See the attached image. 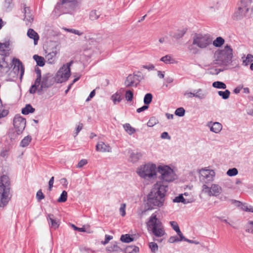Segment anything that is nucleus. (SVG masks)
Instances as JSON below:
<instances>
[{
	"label": "nucleus",
	"instance_id": "nucleus-1",
	"mask_svg": "<svg viewBox=\"0 0 253 253\" xmlns=\"http://www.w3.org/2000/svg\"><path fill=\"white\" fill-rule=\"evenodd\" d=\"M168 186L159 184L158 183L154 185L151 193L148 195L146 204L147 210H151L162 207L165 201V195L168 190Z\"/></svg>",
	"mask_w": 253,
	"mask_h": 253
},
{
	"label": "nucleus",
	"instance_id": "nucleus-2",
	"mask_svg": "<svg viewBox=\"0 0 253 253\" xmlns=\"http://www.w3.org/2000/svg\"><path fill=\"white\" fill-rule=\"evenodd\" d=\"M232 57V49L226 45L224 49L215 51L212 64L218 66L227 65L231 62Z\"/></svg>",
	"mask_w": 253,
	"mask_h": 253
},
{
	"label": "nucleus",
	"instance_id": "nucleus-3",
	"mask_svg": "<svg viewBox=\"0 0 253 253\" xmlns=\"http://www.w3.org/2000/svg\"><path fill=\"white\" fill-rule=\"evenodd\" d=\"M10 182L8 176L3 175L0 178V207H4L10 200Z\"/></svg>",
	"mask_w": 253,
	"mask_h": 253
},
{
	"label": "nucleus",
	"instance_id": "nucleus-4",
	"mask_svg": "<svg viewBox=\"0 0 253 253\" xmlns=\"http://www.w3.org/2000/svg\"><path fill=\"white\" fill-rule=\"evenodd\" d=\"M147 226L148 229L156 237H161L165 234L162 223L155 213H153L149 217Z\"/></svg>",
	"mask_w": 253,
	"mask_h": 253
},
{
	"label": "nucleus",
	"instance_id": "nucleus-5",
	"mask_svg": "<svg viewBox=\"0 0 253 253\" xmlns=\"http://www.w3.org/2000/svg\"><path fill=\"white\" fill-rule=\"evenodd\" d=\"M137 172L141 178L144 179H154L157 176V168L155 164L149 163L139 167Z\"/></svg>",
	"mask_w": 253,
	"mask_h": 253
},
{
	"label": "nucleus",
	"instance_id": "nucleus-6",
	"mask_svg": "<svg viewBox=\"0 0 253 253\" xmlns=\"http://www.w3.org/2000/svg\"><path fill=\"white\" fill-rule=\"evenodd\" d=\"M192 40V44L202 49L208 48L212 42L211 36L208 34L196 33Z\"/></svg>",
	"mask_w": 253,
	"mask_h": 253
},
{
	"label": "nucleus",
	"instance_id": "nucleus-7",
	"mask_svg": "<svg viewBox=\"0 0 253 253\" xmlns=\"http://www.w3.org/2000/svg\"><path fill=\"white\" fill-rule=\"evenodd\" d=\"M157 172L160 174L159 178L162 182H170L175 179L176 175L173 170L168 166H159Z\"/></svg>",
	"mask_w": 253,
	"mask_h": 253
},
{
	"label": "nucleus",
	"instance_id": "nucleus-8",
	"mask_svg": "<svg viewBox=\"0 0 253 253\" xmlns=\"http://www.w3.org/2000/svg\"><path fill=\"white\" fill-rule=\"evenodd\" d=\"M73 61L63 65L57 71L55 80L58 83H62L68 80L71 75L70 66Z\"/></svg>",
	"mask_w": 253,
	"mask_h": 253
},
{
	"label": "nucleus",
	"instance_id": "nucleus-9",
	"mask_svg": "<svg viewBox=\"0 0 253 253\" xmlns=\"http://www.w3.org/2000/svg\"><path fill=\"white\" fill-rule=\"evenodd\" d=\"M199 174L200 182L203 185H207L213 181L215 175V172L213 170L206 168L199 170Z\"/></svg>",
	"mask_w": 253,
	"mask_h": 253
},
{
	"label": "nucleus",
	"instance_id": "nucleus-10",
	"mask_svg": "<svg viewBox=\"0 0 253 253\" xmlns=\"http://www.w3.org/2000/svg\"><path fill=\"white\" fill-rule=\"evenodd\" d=\"M76 1V0H62L61 2L56 4L54 11L55 12L59 11L63 13H68L74 9Z\"/></svg>",
	"mask_w": 253,
	"mask_h": 253
},
{
	"label": "nucleus",
	"instance_id": "nucleus-11",
	"mask_svg": "<svg viewBox=\"0 0 253 253\" xmlns=\"http://www.w3.org/2000/svg\"><path fill=\"white\" fill-rule=\"evenodd\" d=\"M202 190L204 193L207 194L209 196H217L222 192V188L216 184H212L210 187L207 185L202 186Z\"/></svg>",
	"mask_w": 253,
	"mask_h": 253
},
{
	"label": "nucleus",
	"instance_id": "nucleus-12",
	"mask_svg": "<svg viewBox=\"0 0 253 253\" xmlns=\"http://www.w3.org/2000/svg\"><path fill=\"white\" fill-rule=\"evenodd\" d=\"M26 120L20 116H16L13 119V126L17 135L21 134L26 126Z\"/></svg>",
	"mask_w": 253,
	"mask_h": 253
},
{
	"label": "nucleus",
	"instance_id": "nucleus-13",
	"mask_svg": "<svg viewBox=\"0 0 253 253\" xmlns=\"http://www.w3.org/2000/svg\"><path fill=\"white\" fill-rule=\"evenodd\" d=\"M237 5L238 7L233 15V18L235 20L242 19L247 16V13L249 11L248 8H244L238 4Z\"/></svg>",
	"mask_w": 253,
	"mask_h": 253
},
{
	"label": "nucleus",
	"instance_id": "nucleus-14",
	"mask_svg": "<svg viewBox=\"0 0 253 253\" xmlns=\"http://www.w3.org/2000/svg\"><path fill=\"white\" fill-rule=\"evenodd\" d=\"M52 84V81L50 80V77L48 74L43 75L41 78L40 83V87L38 89V92L42 91L44 89L50 87Z\"/></svg>",
	"mask_w": 253,
	"mask_h": 253
},
{
	"label": "nucleus",
	"instance_id": "nucleus-15",
	"mask_svg": "<svg viewBox=\"0 0 253 253\" xmlns=\"http://www.w3.org/2000/svg\"><path fill=\"white\" fill-rule=\"evenodd\" d=\"M11 67L5 61L4 57H2L0 61V77H3L9 71Z\"/></svg>",
	"mask_w": 253,
	"mask_h": 253
},
{
	"label": "nucleus",
	"instance_id": "nucleus-16",
	"mask_svg": "<svg viewBox=\"0 0 253 253\" xmlns=\"http://www.w3.org/2000/svg\"><path fill=\"white\" fill-rule=\"evenodd\" d=\"M58 53L59 50L56 47L52 48L51 51L48 53L45 56L47 63L50 64H54L56 61V55Z\"/></svg>",
	"mask_w": 253,
	"mask_h": 253
},
{
	"label": "nucleus",
	"instance_id": "nucleus-17",
	"mask_svg": "<svg viewBox=\"0 0 253 253\" xmlns=\"http://www.w3.org/2000/svg\"><path fill=\"white\" fill-rule=\"evenodd\" d=\"M14 65V69L20 72V78L21 79L24 73V67L21 61L19 59L14 58L12 61Z\"/></svg>",
	"mask_w": 253,
	"mask_h": 253
},
{
	"label": "nucleus",
	"instance_id": "nucleus-18",
	"mask_svg": "<svg viewBox=\"0 0 253 253\" xmlns=\"http://www.w3.org/2000/svg\"><path fill=\"white\" fill-rule=\"evenodd\" d=\"M23 12L24 13L25 16L24 20L26 22V25L31 24L34 20V17L31 13L30 7H26V5H24Z\"/></svg>",
	"mask_w": 253,
	"mask_h": 253
},
{
	"label": "nucleus",
	"instance_id": "nucleus-19",
	"mask_svg": "<svg viewBox=\"0 0 253 253\" xmlns=\"http://www.w3.org/2000/svg\"><path fill=\"white\" fill-rule=\"evenodd\" d=\"M96 150L102 153L110 152H111V148L108 144H106L102 141H100L96 145Z\"/></svg>",
	"mask_w": 253,
	"mask_h": 253
},
{
	"label": "nucleus",
	"instance_id": "nucleus-20",
	"mask_svg": "<svg viewBox=\"0 0 253 253\" xmlns=\"http://www.w3.org/2000/svg\"><path fill=\"white\" fill-rule=\"evenodd\" d=\"M123 90L124 89L121 88L111 96V99L113 101L114 104L120 103L123 100V96L122 94Z\"/></svg>",
	"mask_w": 253,
	"mask_h": 253
},
{
	"label": "nucleus",
	"instance_id": "nucleus-21",
	"mask_svg": "<svg viewBox=\"0 0 253 253\" xmlns=\"http://www.w3.org/2000/svg\"><path fill=\"white\" fill-rule=\"evenodd\" d=\"M208 126L210 127L211 131L216 133H219L222 128L221 124L218 122H214L213 123L210 122L208 123Z\"/></svg>",
	"mask_w": 253,
	"mask_h": 253
},
{
	"label": "nucleus",
	"instance_id": "nucleus-22",
	"mask_svg": "<svg viewBox=\"0 0 253 253\" xmlns=\"http://www.w3.org/2000/svg\"><path fill=\"white\" fill-rule=\"evenodd\" d=\"M137 84V82H136L135 80V76L131 74L129 75L127 77L125 82V84L126 87H130L134 85L136 86Z\"/></svg>",
	"mask_w": 253,
	"mask_h": 253
},
{
	"label": "nucleus",
	"instance_id": "nucleus-23",
	"mask_svg": "<svg viewBox=\"0 0 253 253\" xmlns=\"http://www.w3.org/2000/svg\"><path fill=\"white\" fill-rule=\"evenodd\" d=\"M27 36L30 38L34 40V44L36 45L39 40V36L38 33L32 29H29L27 32Z\"/></svg>",
	"mask_w": 253,
	"mask_h": 253
},
{
	"label": "nucleus",
	"instance_id": "nucleus-24",
	"mask_svg": "<svg viewBox=\"0 0 253 253\" xmlns=\"http://www.w3.org/2000/svg\"><path fill=\"white\" fill-rule=\"evenodd\" d=\"M142 154L139 151L130 153L129 160L133 163L137 162L142 157Z\"/></svg>",
	"mask_w": 253,
	"mask_h": 253
},
{
	"label": "nucleus",
	"instance_id": "nucleus-25",
	"mask_svg": "<svg viewBox=\"0 0 253 253\" xmlns=\"http://www.w3.org/2000/svg\"><path fill=\"white\" fill-rule=\"evenodd\" d=\"M47 218V220H48L49 224L51 227L56 229L58 227V224H57L56 220L55 219H54L53 214H48Z\"/></svg>",
	"mask_w": 253,
	"mask_h": 253
},
{
	"label": "nucleus",
	"instance_id": "nucleus-26",
	"mask_svg": "<svg viewBox=\"0 0 253 253\" xmlns=\"http://www.w3.org/2000/svg\"><path fill=\"white\" fill-rule=\"evenodd\" d=\"M207 92L203 90L202 89L199 88L196 90L195 93V97H196L199 99H204L207 96Z\"/></svg>",
	"mask_w": 253,
	"mask_h": 253
},
{
	"label": "nucleus",
	"instance_id": "nucleus-27",
	"mask_svg": "<svg viewBox=\"0 0 253 253\" xmlns=\"http://www.w3.org/2000/svg\"><path fill=\"white\" fill-rule=\"evenodd\" d=\"M106 251L108 253H112L115 252H118L122 251V249L117 245L116 243L108 246L106 248Z\"/></svg>",
	"mask_w": 253,
	"mask_h": 253
},
{
	"label": "nucleus",
	"instance_id": "nucleus-28",
	"mask_svg": "<svg viewBox=\"0 0 253 253\" xmlns=\"http://www.w3.org/2000/svg\"><path fill=\"white\" fill-rule=\"evenodd\" d=\"M224 42L225 41L224 39L221 37H218L216 38L213 41H212V43L214 46L216 47H219L224 44Z\"/></svg>",
	"mask_w": 253,
	"mask_h": 253
},
{
	"label": "nucleus",
	"instance_id": "nucleus-29",
	"mask_svg": "<svg viewBox=\"0 0 253 253\" xmlns=\"http://www.w3.org/2000/svg\"><path fill=\"white\" fill-rule=\"evenodd\" d=\"M33 59L36 61L38 66L42 67L44 65L45 61L43 57L38 55H34L33 56Z\"/></svg>",
	"mask_w": 253,
	"mask_h": 253
},
{
	"label": "nucleus",
	"instance_id": "nucleus-30",
	"mask_svg": "<svg viewBox=\"0 0 253 253\" xmlns=\"http://www.w3.org/2000/svg\"><path fill=\"white\" fill-rule=\"evenodd\" d=\"M169 223L171 226L172 227V229L176 232L177 235L179 236V237H181L183 234L179 229L177 223L175 221H170Z\"/></svg>",
	"mask_w": 253,
	"mask_h": 253
},
{
	"label": "nucleus",
	"instance_id": "nucleus-31",
	"mask_svg": "<svg viewBox=\"0 0 253 253\" xmlns=\"http://www.w3.org/2000/svg\"><path fill=\"white\" fill-rule=\"evenodd\" d=\"M123 127L129 135H132L136 131L135 129L132 127L128 123L123 125Z\"/></svg>",
	"mask_w": 253,
	"mask_h": 253
},
{
	"label": "nucleus",
	"instance_id": "nucleus-32",
	"mask_svg": "<svg viewBox=\"0 0 253 253\" xmlns=\"http://www.w3.org/2000/svg\"><path fill=\"white\" fill-rule=\"evenodd\" d=\"M35 109L30 105L27 104L26 106L22 109V113L24 115H28L29 113L34 112Z\"/></svg>",
	"mask_w": 253,
	"mask_h": 253
},
{
	"label": "nucleus",
	"instance_id": "nucleus-33",
	"mask_svg": "<svg viewBox=\"0 0 253 253\" xmlns=\"http://www.w3.org/2000/svg\"><path fill=\"white\" fill-rule=\"evenodd\" d=\"M173 202L174 203H180L181 202L184 204H186L190 203L191 202L186 200L184 198L182 194H180L179 196L175 197V198L173 200Z\"/></svg>",
	"mask_w": 253,
	"mask_h": 253
},
{
	"label": "nucleus",
	"instance_id": "nucleus-34",
	"mask_svg": "<svg viewBox=\"0 0 253 253\" xmlns=\"http://www.w3.org/2000/svg\"><path fill=\"white\" fill-rule=\"evenodd\" d=\"M245 55L242 57L243 65L244 66H248L250 63L253 61V55L251 54H248L247 57L244 59Z\"/></svg>",
	"mask_w": 253,
	"mask_h": 253
},
{
	"label": "nucleus",
	"instance_id": "nucleus-35",
	"mask_svg": "<svg viewBox=\"0 0 253 253\" xmlns=\"http://www.w3.org/2000/svg\"><path fill=\"white\" fill-rule=\"evenodd\" d=\"M139 248L135 246H129L125 249V253H138L139 252Z\"/></svg>",
	"mask_w": 253,
	"mask_h": 253
},
{
	"label": "nucleus",
	"instance_id": "nucleus-36",
	"mask_svg": "<svg viewBox=\"0 0 253 253\" xmlns=\"http://www.w3.org/2000/svg\"><path fill=\"white\" fill-rule=\"evenodd\" d=\"M252 3V0H241L238 4L244 8H248L249 10Z\"/></svg>",
	"mask_w": 253,
	"mask_h": 253
},
{
	"label": "nucleus",
	"instance_id": "nucleus-37",
	"mask_svg": "<svg viewBox=\"0 0 253 253\" xmlns=\"http://www.w3.org/2000/svg\"><path fill=\"white\" fill-rule=\"evenodd\" d=\"M1 49H0V55L2 56V57H5L9 55L8 50H5V48L7 47L5 43H2L1 44Z\"/></svg>",
	"mask_w": 253,
	"mask_h": 253
},
{
	"label": "nucleus",
	"instance_id": "nucleus-38",
	"mask_svg": "<svg viewBox=\"0 0 253 253\" xmlns=\"http://www.w3.org/2000/svg\"><path fill=\"white\" fill-rule=\"evenodd\" d=\"M32 138L30 136H27L25 137L20 142V146L25 147L27 146L30 142L31 141Z\"/></svg>",
	"mask_w": 253,
	"mask_h": 253
},
{
	"label": "nucleus",
	"instance_id": "nucleus-39",
	"mask_svg": "<svg viewBox=\"0 0 253 253\" xmlns=\"http://www.w3.org/2000/svg\"><path fill=\"white\" fill-rule=\"evenodd\" d=\"M212 85L213 87L218 89H225L226 88V85L225 84L220 81L213 82Z\"/></svg>",
	"mask_w": 253,
	"mask_h": 253
},
{
	"label": "nucleus",
	"instance_id": "nucleus-40",
	"mask_svg": "<svg viewBox=\"0 0 253 253\" xmlns=\"http://www.w3.org/2000/svg\"><path fill=\"white\" fill-rule=\"evenodd\" d=\"M120 240L123 242L128 243L133 241V238L129 234H125L121 236Z\"/></svg>",
	"mask_w": 253,
	"mask_h": 253
},
{
	"label": "nucleus",
	"instance_id": "nucleus-41",
	"mask_svg": "<svg viewBox=\"0 0 253 253\" xmlns=\"http://www.w3.org/2000/svg\"><path fill=\"white\" fill-rule=\"evenodd\" d=\"M218 94L221 96L222 99H227L229 97L230 92L227 89L225 91H218Z\"/></svg>",
	"mask_w": 253,
	"mask_h": 253
},
{
	"label": "nucleus",
	"instance_id": "nucleus-42",
	"mask_svg": "<svg viewBox=\"0 0 253 253\" xmlns=\"http://www.w3.org/2000/svg\"><path fill=\"white\" fill-rule=\"evenodd\" d=\"M12 0H4L3 6L6 11L10 10L13 7V4Z\"/></svg>",
	"mask_w": 253,
	"mask_h": 253
},
{
	"label": "nucleus",
	"instance_id": "nucleus-43",
	"mask_svg": "<svg viewBox=\"0 0 253 253\" xmlns=\"http://www.w3.org/2000/svg\"><path fill=\"white\" fill-rule=\"evenodd\" d=\"M67 192L66 191H63L60 197L58 199L57 202L59 203L65 202L67 201Z\"/></svg>",
	"mask_w": 253,
	"mask_h": 253
},
{
	"label": "nucleus",
	"instance_id": "nucleus-44",
	"mask_svg": "<svg viewBox=\"0 0 253 253\" xmlns=\"http://www.w3.org/2000/svg\"><path fill=\"white\" fill-rule=\"evenodd\" d=\"M153 95L150 93H148L145 94L144 97V103L145 105L149 104L152 100Z\"/></svg>",
	"mask_w": 253,
	"mask_h": 253
},
{
	"label": "nucleus",
	"instance_id": "nucleus-45",
	"mask_svg": "<svg viewBox=\"0 0 253 253\" xmlns=\"http://www.w3.org/2000/svg\"><path fill=\"white\" fill-rule=\"evenodd\" d=\"M100 16V14L96 10H93L91 11L89 14V19L91 20H97Z\"/></svg>",
	"mask_w": 253,
	"mask_h": 253
},
{
	"label": "nucleus",
	"instance_id": "nucleus-46",
	"mask_svg": "<svg viewBox=\"0 0 253 253\" xmlns=\"http://www.w3.org/2000/svg\"><path fill=\"white\" fill-rule=\"evenodd\" d=\"M149 247L152 253H156L158 251V246L155 242L149 243Z\"/></svg>",
	"mask_w": 253,
	"mask_h": 253
},
{
	"label": "nucleus",
	"instance_id": "nucleus-47",
	"mask_svg": "<svg viewBox=\"0 0 253 253\" xmlns=\"http://www.w3.org/2000/svg\"><path fill=\"white\" fill-rule=\"evenodd\" d=\"M158 123V121L155 117H151L147 123L148 127H153L155 125Z\"/></svg>",
	"mask_w": 253,
	"mask_h": 253
},
{
	"label": "nucleus",
	"instance_id": "nucleus-48",
	"mask_svg": "<svg viewBox=\"0 0 253 253\" xmlns=\"http://www.w3.org/2000/svg\"><path fill=\"white\" fill-rule=\"evenodd\" d=\"M125 98L127 101H131L133 98V93L132 91L130 90L126 91Z\"/></svg>",
	"mask_w": 253,
	"mask_h": 253
},
{
	"label": "nucleus",
	"instance_id": "nucleus-49",
	"mask_svg": "<svg viewBox=\"0 0 253 253\" xmlns=\"http://www.w3.org/2000/svg\"><path fill=\"white\" fill-rule=\"evenodd\" d=\"M40 83L41 82H38V84H36V81H35L34 84L31 86L29 90V92L30 93L34 94L35 93H36L37 90H38V87L39 86Z\"/></svg>",
	"mask_w": 253,
	"mask_h": 253
},
{
	"label": "nucleus",
	"instance_id": "nucleus-50",
	"mask_svg": "<svg viewBox=\"0 0 253 253\" xmlns=\"http://www.w3.org/2000/svg\"><path fill=\"white\" fill-rule=\"evenodd\" d=\"M185 111L182 107H179L176 109L174 114L178 117H182L185 115Z\"/></svg>",
	"mask_w": 253,
	"mask_h": 253
},
{
	"label": "nucleus",
	"instance_id": "nucleus-51",
	"mask_svg": "<svg viewBox=\"0 0 253 253\" xmlns=\"http://www.w3.org/2000/svg\"><path fill=\"white\" fill-rule=\"evenodd\" d=\"M238 173V171L236 168L230 169L227 171V174L230 176H235Z\"/></svg>",
	"mask_w": 253,
	"mask_h": 253
},
{
	"label": "nucleus",
	"instance_id": "nucleus-52",
	"mask_svg": "<svg viewBox=\"0 0 253 253\" xmlns=\"http://www.w3.org/2000/svg\"><path fill=\"white\" fill-rule=\"evenodd\" d=\"M181 241H184V239H182L181 237L179 238L177 236H171L169 239V242L170 243H174Z\"/></svg>",
	"mask_w": 253,
	"mask_h": 253
},
{
	"label": "nucleus",
	"instance_id": "nucleus-53",
	"mask_svg": "<svg viewBox=\"0 0 253 253\" xmlns=\"http://www.w3.org/2000/svg\"><path fill=\"white\" fill-rule=\"evenodd\" d=\"M171 60V57L169 55H167L165 56H163L160 59V61L164 62L166 64L170 63Z\"/></svg>",
	"mask_w": 253,
	"mask_h": 253
},
{
	"label": "nucleus",
	"instance_id": "nucleus-54",
	"mask_svg": "<svg viewBox=\"0 0 253 253\" xmlns=\"http://www.w3.org/2000/svg\"><path fill=\"white\" fill-rule=\"evenodd\" d=\"M185 32L184 31H178L174 34L173 37L176 39H179L181 38L185 34Z\"/></svg>",
	"mask_w": 253,
	"mask_h": 253
},
{
	"label": "nucleus",
	"instance_id": "nucleus-55",
	"mask_svg": "<svg viewBox=\"0 0 253 253\" xmlns=\"http://www.w3.org/2000/svg\"><path fill=\"white\" fill-rule=\"evenodd\" d=\"M126 204L125 203L122 204L121 205V207L119 209V211L120 213V214L122 216H125L126 215Z\"/></svg>",
	"mask_w": 253,
	"mask_h": 253
},
{
	"label": "nucleus",
	"instance_id": "nucleus-56",
	"mask_svg": "<svg viewBox=\"0 0 253 253\" xmlns=\"http://www.w3.org/2000/svg\"><path fill=\"white\" fill-rule=\"evenodd\" d=\"M65 30L69 32L73 33V34L78 35V36H81L83 34V32H81L79 30L74 29H65Z\"/></svg>",
	"mask_w": 253,
	"mask_h": 253
},
{
	"label": "nucleus",
	"instance_id": "nucleus-57",
	"mask_svg": "<svg viewBox=\"0 0 253 253\" xmlns=\"http://www.w3.org/2000/svg\"><path fill=\"white\" fill-rule=\"evenodd\" d=\"M36 197H37V200L39 201H40L44 198V196L43 194L42 193V190H39L37 192Z\"/></svg>",
	"mask_w": 253,
	"mask_h": 253
},
{
	"label": "nucleus",
	"instance_id": "nucleus-58",
	"mask_svg": "<svg viewBox=\"0 0 253 253\" xmlns=\"http://www.w3.org/2000/svg\"><path fill=\"white\" fill-rule=\"evenodd\" d=\"M36 73L37 75V78L35 81H36V84H38V82H41L42 76H41V70L38 68L35 70Z\"/></svg>",
	"mask_w": 253,
	"mask_h": 253
},
{
	"label": "nucleus",
	"instance_id": "nucleus-59",
	"mask_svg": "<svg viewBox=\"0 0 253 253\" xmlns=\"http://www.w3.org/2000/svg\"><path fill=\"white\" fill-rule=\"evenodd\" d=\"M87 163V161L86 159L81 160L77 165V168H81Z\"/></svg>",
	"mask_w": 253,
	"mask_h": 253
},
{
	"label": "nucleus",
	"instance_id": "nucleus-60",
	"mask_svg": "<svg viewBox=\"0 0 253 253\" xmlns=\"http://www.w3.org/2000/svg\"><path fill=\"white\" fill-rule=\"evenodd\" d=\"M182 239H184V241L187 242L191 244H194L195 245H198L200 244L199 242L195 240H191L186 238L183 235L181 237Z\"/></svg>",
	"mask_w": 253,
	"mask_h": 253
},
{
	"label": "nucleus",
	"instance_id": "nucleus-61",
	"mask_svg": "<svg viewBox=\"0 0 253 253\" xmlns=\"http://www.w3.org/2000/svg\"><path fill=\"white\" fill-rule=\"evenodd\" d=\"M113 239V236L111 235H106L105 237V240L102 242L103 245H106L108 242Z\"/></svg>",
	"mask_w": 253,
	"mask_h": 253
},
{
	"label": "nucleus",
	"instance_id": "nucleus-62",
	"mask_svg": "<svg viewBox=\"0 0 253 253\" xmlns=\"http://www.w3.org/2000/svg\"><path fill=\"white\" fill-rule=\"evenodd\" d=\"M132 75L135 76L136 82L137 81L138 83L142 79L141 73L139 72H138L137 73H134Z\"/></svg>",
	"mask_w": 253,
	"mask_h": 253
},
{
	"label": "nucleus",
	"instance_id": "nucleus-63",
	"mask_svg": "<svg viewBox=\"0 0 253 253\" xmlns=\"http://www.w3.org/2000/svg\"><path fill=\"white\" fill-rule=\"evenodd\" d=\"M184 96L188 98H191L192 97H195V93H192V92L186 91L184 93Z\"/></svg>",
	"mask_w": 253,
	"mask_h": 253
},
{
	"label": "nucleus",
	"instance_id": "nucleus-64",
	"mask_svg": "<svg viewBox=\"0 0 253 253\" xmlns=\"http://www.w3.org/2000/svg\"><path fill=\"white\" fill-rule=\"evenodd\" d=\"M142 68L148 70H153L155 69V66L152 64H149L147 65H143Z\"/></svg>",
	"mask_w": 253,
	"mask_h": 253
}]
</instances>
